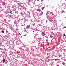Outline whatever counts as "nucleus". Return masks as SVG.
I'll return each mask as SVG.
<instances>
[{
  "mask_svg": "<svg viewBox=\"0 0 66 66\" xmlns=\"http://www.w3.org/2000/svg\"><path fill=\"white\" fill-rule=\"evenodd\" d=\"M30 25L29 26V25H27V27H26V29H29L30 28Z\"/></svg>",
  "mask_w": 66,
  "mask_h": 66,
  "instance_id": "obj_1",
  "label": "nucleus"
},
{
  "mask_svg": "<svg viewBox=\"0 0 66 66\" xmlns=\"http://www.w3.org/2000/svg\"><path fill=\"white\" fill-rule=\"evenodd\" d=\"M42 35H43V36H45V35H46V34H45L43 32H42Z\"/></svg>",
  "mask_w": 66,
  "mask_h": 66,
  "instance_id": "obj_2",
  "label": "nucleus"
},
{
  "mask_svg": "<svg viewBox=\"0 0 66 66\" xmlns=\"http://www.w3.org/2000/svg\"><path fill=\"white\" fill-rule=\"evenodd\" d=\"M37 11H38V12H40V11H41V10L39 9H37Z\"/></svg>",
  "mask_w": 66,
  "mask_h": 66,
  "instance_id": "obj_3",
  "label": "nucleus"
},
{
  "mask_svg": "<svg viewBox=\"0 0 66 66\" xmlns=\"http://www.w3.org/2000/svg\"><path fill=\"white\" fill-rule=\"evenodd\" d=\"M5 59H3V63H4L5 62Z\"/></svg>",
  "mask_w": 66,
  "mask_h": 66,
  "instance_id": "obj_4",
  "label": "nucleus"
},
{
  "mask_svg": "<svg viewBox=\"0 0 66 66\" xmlns=\"http://www.w3.org/2000/svg\"><path fill=\"white\" fill-rule=\"evenodd\" d=\"M44 9H45V7H43L42 8V10H44Z\"/></svg>",
  "mask_w": 66,
  "mask_h": 66,
  "instance_id": "obj_5",
  "label": "nucleus"
},
{
  "mask_svg": "<svg viewBox=\"0 0 66 66\" xmlns=\"http://www.w3.org/2000/svg\"><path fill=\"white\" fill-rule=\"evenodd\" d=\"M2 33H4V31H2Z\"/></svg>",
  "mask_w": 66,
  "mask_h": 66,
  "instance_id": "obj_6",
  "label": "nucleus"
},
{
  "mask_svg": "<svg viewBox=\"0 0 66 66\" xmlns=\"http://www.w3.org/2000/svg\"><path fill=\"white\" fill-rule=\"evenodd\" d=\"M50 37L51 38H52V37H53V36H52V35H51L50 36Z\"/></svg>",
  "mask_w": 66,
  "mask_h": 66,
  "instance_id": "obj_7",
  "label": "nucleus"
},
{
  "mask_svg": "<svg viewBox=\"0 0 66 66\" xmlns=\"http://www.w3.org/2000/svg\"><path fill=\"white\" fill-rule=\"evenodd\" d=\"M62 64L63 65H65V63H64V62H63V63H62Z\"/></svg>",
  "mask_w": 66,
  "mask_h": 66,
  "instance_id": "obj_8",
  "label": "nucleus"
},
{
  "mask_svg": "<svg viewBox=\"0 0 66 66\" xmlns=\"http://www.w3.org/2000/svg\"><path fill=\"white\" fill-rule=\"evenodd\" d=\"M63 36H66V35H65V34H64V35H63Z\"/></svg>",
  "mask_w": 66,
  "mask_h": 66,
  "instance_id": "obj_9",
  "label": "nucleus"
},
{
  "mask_svg": "<svg viewBox=\"0 0 66 66\" xmlns=\"http://www.w3.org/2000/svg\"><path fill=\"white\" fill-rule=\"evenodd\" d=\"M63 28H66V27L64 26Z\"/></svg>",
  "mask_w": 66,
  "mask_h": 66,
  "instance_id": "obj_10",
  "label": "nucleus"
},
{
  "mask_svg": "<svg viewBox=\"0 0 66 66\" xmlns=\"http://www.w3.org/2000/svg\"><path fill=\"white\" fill-rule=\"evenodd\" d=\"M55 61H57V59H55Z\"/></svg>",
  "mask_w": 66,
  "mask_h": 66,
  "instance_id": "obj_11",
  "label": "nucleus"
},
{
  "mask_svg": "<svg viewBox=\"0 0 66 66\" xmlns=\"http://www.w3.org/2000/svg\"><path fill=\"white\" fill-rule=\"evenodd\" d=\"M44 0H41V1H42V2H43V1H44Z\"/></svg>",
  "mask_w": 66,
  "mask_h": 66,
  "instance_id": "obj_12",
  "label": "nucleus"
},
{
  "mask_svg": "<svg viewBox=\"0 0 66 66\" xmlns=\"http://www.w3.org/2000/svg\"><path fill=\"white\" fill-rule=\"evenodd\" d=\"M27 35V34H26L25 35H24V36H26Z\"/></svg>",
  "mask_w": 66,
  "mask_h": 66,
  "instance_id": "obj_13",
  "label": "nucleus"
},
{
  "mask_svg": "<svg viewBox=\"0 0 66 66\" xmlns=\"http://www.w3.org/2000/svg\"><path fill=\"white\" fill-rule=\"evenodd\" d=\"M19 55H20V54H19Z\"/></svg>",
  "mask_w": 66,
  "mask_h": 66,
  "instance_id": "obj_14",
  "label": "nucleus"
},
{
  "mask_svg": "<svg viewBox=\"0 0 66 66\" xmlns=\"http://www.w3.org/2000/svg\"><path fill=\"white\" fill-rule=\"evenodd\" d=\"M10 13L11 14H12V12H10Z\"/></svg>",
  "mask_w": 66,
  "mask_h": 66,
  "instance_id": "obj_15",
  "label": "nucleus"
},
{
  "mask_svg": "<svg viewBox=\"0 0 66 66\" xmlns=\"http://www.w3.org/2000/svg\"><path fill=\"white\" fill-rule=\"evenodd\" d=\"M21 14H22V12H21Z\"/></svg>",
  "mask_w": 66,
  "mask_h": 66,
  "instance_id": "obj_16",
  "label": "nucleus"
},
{
  "mask_svg": "<svg viewBox=\"0 0 66 66\" xmlns=\"http://www.w3.org/2000/svg\"><path fill=\"white\" fill-rule=\"evenodd\" d=\"M46 23L47 22V20H46Z\"/></svg>",
  "mask_w": 66,
  "mask_h": 66,
  "instance_id": "obj_17",
  "label": "nucleus"
},
{
  "mask_svg": "<svg viewBox=\"0 0 66 66\" xmlns=\"http://www.w3.org/2000/svg\"><path fill=\"white\" fill-rule=\"evenodd\" d=\"M28 1H30V0H28Z\"/></svg>",
  "mask_w": 66,
  "mask_h": 66,
  "instance_id": "obj_18",
  "label": "nucleus"
},
{
  "mask_svg": "<svg viewBox=\"0 0 66 66\" xmlns=\"http://www.w3.org/2000/svg\"><path fill=\"white\" fill-rule=\"evenodd\" d=\"M62 12H64V10H63V11H62Z\"/></svg>",
  "mask_w": 66,
  "mask_h": 66,
  "instance_id": "obj_19",
  "label": "nucleus"
},
{
  "mask_svg": "<svg viewBox=\"0 0 66 66\" xmlns=\"http://www.w3.org/2000/svg\"><path fill=\"white\" fill-rule=\"evenodd\" d=\"M57 66H59L58 65H57Z\"/></svg>",
  "mask_w": 66,
  "mask_h": 66,
  "instance_id": "obj_20",
  "label": "nucleus"
},
{
  "mask_svg": "<svg viewBox=\"0 0 66 66\" xmlns=\"http://www.w3.org/2000/svg\"><path fill=\"white\" fill-rule=\"evenodd\" d=\"M39 38V39H41V38Z\"/></svg>",
  "mask_w": 66,
  "mask_h": 66,
  "instance_id": "obj_21",
  "label": "nucleus"
},
{
  "mask_svg": "<svg viewBox=\"0 0 66 66\" xmlns=\"http://www.w3.org/2000/svg\"><path fill=\"white\" fill-rule=\"evenodd\" d=\"M34 32V31H33V32Z\"/></svg>",
  "mask_w": 66,
  "mask_h": 66,
  "instance_id": "obj_22",
  "label": "nucleus"
},
{
  "mask_svg": "<svg viewBox=\"0 0 66 66\" xmlns=\"http://www.w3.org/2000/svg\"><path fill=\"white\" fill-rule=\"evenodd\" d=\"M39 44H40V43H39Z\"/></svg>",
  "mask_w": 66,
  "mask_h": 66,
  "instance_id": "obj_23",
  "label": "nucleus"
},
{
  "mask_svg": "<svg viewBox=\"0 0 66 66\" xmlns=\"http://www.w3.org/2000/svg\"><path fill=\"white\" fill-rule=\"evenodd\" d=\"M38 26H39V24H38Z\"/></svg>",
  "mask_w": 66,
  "mask_h": 66,
  "instance_id": "obj_24",
  "label": "nucleus"
},
{
  "mask_svg": "<svg viewBox=\"0 0 66 66\" xmlns=\"http://www.w3.org/2000/svg\"><path fill=\"white\" fill-rule=\"evenodd\" d=\"M64 9H65V8H64Z\"/></svg>",
  "mask_w": 66,
  "mask_h": 66,
  "instance_id": "obj_25",
  "label": "nucleus"
},
{
  "mask_svg": "<svg viewBox=\"0 0 66 66\" xmlns=\"http://www.w3.org/2000/svg\"><path fill=\"white\" fill-rule=\"evenodd\" d=\"M19 34H20V33H19Z\"/></svg>",
  "mask_w": 66,
  "mask_h": 66,
  "instance_id": "obj_26",
  "label": "nucleus"
}]
</instances>
